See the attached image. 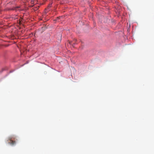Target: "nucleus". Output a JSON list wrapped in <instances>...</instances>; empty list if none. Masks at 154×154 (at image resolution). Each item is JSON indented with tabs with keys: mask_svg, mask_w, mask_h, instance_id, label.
<instances>
[{
	"mask_svg": "<svg viewBox=\"0 0 154 154\" xmlns=\"http://www.w3.org/2000/svg\"><path fill=\"white\" fill-rule=\"evenodd\" d=\"M13 138V137H11L9 138L10 142H9V143L11 145H14L16 143V142L15 141H13L12 140V139Z\"/></svg>",
	"mask_w": 154,
	"mask_h": 154,
	"instance_id": "nucleus-1",
	"label": "nucleus"
},
{
	"mask_svg": "<svg viewBox=\"0 0 154 154\" xmlns=\"http://www.w3.org/2000/svg\"><path fill=\"white\" fill-rule=\"evenodd\" d=\"M62 17H57L56 19L55 20H55L56 21H57L58 22H59L60 21H59V20Z\"/></svg>",
	"mask_w": 154,
	"mask_h": 154,
	"instance_id": "nucleus-2",
	"label": "nucleus"
},
{
	"mask_svg": "<svg viewBox=\"0 0 154 154\" xmlns=\"http://www.w3.org/2000/svg\"><path fill=\"white\" fill-rule=\"evenodd\" d=\"M19 8V7H16L15 8H14V10L15 11H17L18 10V8Z\"/></svg>",
	"mask_w": 154,
	"mask_h": 154,
	"instance_id": "nucleus-3",
	"label": "nucleus"
},
{
	"mask_svg": "<svg viewBox=\"0 0 154 154\" xmlns=\"http://www.w3.org/2000/svg\"><path fill=\"white\" fill-rule=\"evenodd\" d=\"M75 42V44H76V43L75 42L76 41V39H75L74 40ZM74 44H75V43H74Z\"/></svg>",
	"mask_w": 154,
	"mask_h": 154,
	"instance_id": "nucleus-4",
	"label": "nucleus"
},
{
	"mask_svg": "<svg viewBox=\"0 0 154 154\" xmlns=\"http://www.w3.org/2000/svg\"><path fill=\"white\" fill-rule=\"evenodd\" d=\"M69 43L70 45H72V42H69Z\"/></svg>",
	"mask_w": 154,
	"mask_h": 154,
	"instance_id": "nucleus-5",
	"label": "nucleus"
},
{
	"mask_svg": "<svg viewBox=\"0 0 154 154\" xmlns=\"http://www.w3.org/2000/svg\"><path fill=\"white\" fill-rule=\"evenodd\" d=\"M14 8H13L11 9L10 10H14Z\"/></svg>",
	"mask_w": 154,
	"mask_h": 154,
	"instance_id": "nucleus-6",
	"label": "nucleus"
},
{
	"mask_svg": "<svg viewBox=\"0 0 154 154\" xmlns=\"http://www.w3.org/2000/svg\"><path fill=\"white\" fill-rule=\"evenodd\" d=\"M14 8H13L11 9L10 10H14Z\"/></svg>",
	"mask_w": 154,
	"mask_h": 154,
	"instance_id": "nucleus-7",
	"label": "nucleus"
},
{
	"mask_svg": "<svg viewBox=\"0 0 154 154\" xmlns=\"http://www.w3.org/2000/svg\"><path fill=\"white\" fill-rule=\"evenodd\" d=\"M60 39H61V35H60Z\"/></svg>",
	"mask_w": 154,
	"mask_h": 154,
	"instance_id": "nucleus-8",
	"label": "nucleus"
}]
</instances>
